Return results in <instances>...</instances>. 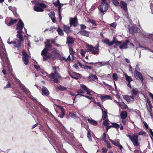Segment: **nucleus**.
I'll return each instance as SVG.
<instances>
[{
	"mask_svg": "<svg viewBox=\"0 0 153 153\" xmlns=\"http://www.w3.org/2000/svg\"><path fill=\"white\" fill-rule=\"evenodd\" d=\"M125 75L126 79L128 82H130L132 81V79L130 76H128L126 74H125Z\"/></svg>",
	"mask_w": 153,
	"mask_h": 153,
	"instance_id": "72a5a7b5",
	"label": "nucleus"
},
{
	"mask_svg": "<svg viewBox=\"0 0 153 153\" xmlns=\"http://www.w3.org/2000/svg\"><path fill=\"white\" fill-rule=\"evenodd\" d=\"M150 7L152 13L153 14V4H151L150 5Z\"/></svg>",
	"mask_w": 153,
	"mask_h": 153,
	"instance_id": "bf43d9fd",
	"label": "nucleus"
},
{
	"mask_svg": "<svg viewBox=\"0 0 153 153\" xmlns=\"http://www.w3.org/2000/svg\"><path fill=\"white\" fill-rule=\"evenodd\" d=\"M102 101L103 102L107 99L111 100V97L108 95H106L104 96H101L100 97Z\"/></svg>",
	"mask_w": 153,
	"mask_h": 153,
	"instance_id": "a878e982",
	"label": "nucleus"
},
{
	"mask_svg": "<svg viewBox=\"0 0 153 153\" xmlns=\"http://www.w3.org/2000/svg\"><path fill=\"white\" fill-rule=\"evenodd\" d=\"M58 13H59V18L60 19V21L62 19V16H61V11H58Z\"/></svg>",
	"mask_w": 153,
	"mask_h": 153,
	"instance_id": "4d7b16f0",
	"label": "nucleus"
},
{
	"mask_svg": "<svg viewBox=\"0 0 153 153\" xmlns=\"http://www.w3.org/2000/svg\"><path fill=\"white\" fill-rule=\"evenodd\" d=\"M51 48V45L50 44H47L46 46L45 49H44L41 53L42 55H44L43 60L44 61L46 60L47 59L51 58L50 55H47V52L49 48Z\"/></svg>",
	"mask_w": 153,
	"mask_h": 153,
	"instance_id": "0eeeda50",
	"label": "nucleus"
},
{
	"mask_svg": "<svg viewBox=\"0 0 153 153\" xmlns=\"http://www.w3.org/2000/svg\"><path fill=\"white\" fill-rule=\"evenodd\" d=\"M88 22H89V23H91L93 25H94L95 26L97 25V24H96V23H95V21L93 19H89L88 20Z\"/></svg>",
	"mask_w": 153,
	"mask_h": 153,
	"instance_id": "ea45409f",
	"label": "nucleus"
},
{
	"mask_svg": "<svg viewBox=\"0 0 153 153\" xmlns=\"http://www.w3.org/2000/svg\"><path fill=\"white\" fill-rule=\"evenodd\" d=\"M23 54L22 59L24 64L27 65L28 62L29 56L24 51L22 52Z\"/></svg>",
	"mask_w": 153,
	"mask_h": 153,
	"instance_id": "9d476101",
	"label": "nucleus"
},
{
	"mask_svg": "<svg viewBox=\"0 0 153 153\" xmlns=\"http://www.w3.org/2000/svg\"><path fill=\"white\" fill-rule=\"evenodd\" d=\"M57 88L61 91H65L67 90V88L62 87L61 85L57 86Z\"/></svg>",
	"mask_w": 153,
	"mask_h": 153,
	"instance_id": "c9c22d12",
	"label": "nucleus"
},
{
	"mask_svg": "<svg viewBox=\"0 0 153 153\" xmlns=\"http://www.w3.org/2000/svg\"><path fill=\"white\" fill-rule=\"evenodd\" d=\"M87 137H91V135L90 134V132L89 131H88V133H87Z\"/></svg>",
	"mask_w": 153,
	"mask_h": 153,
	"instance_id": "338daca9",
	"label": "nucleus"
},
{
	"mask_svg": "<svg viewBox=\"0 0 153 153\" xmlns=\"http://www.w3.org/2000/svg\"><path fill=\"white\" fill-rule=\"evenodd\" d=\"M132 95L134 96V95H136L138 93V90L136 89H133L132 90Z\"/></svg>",
	"mask_w": 153,
	"mask_h": 153,
	"instance_id": "79ce46f5",
	"label": "nucleus"
},
{
	"mask_svg": "<svg viewBox=\"0 0 153 153\" xmlns=\"http://www.w3.org/2000/svg\"><path fill=\"white\" fill-rule=\"evenodd\" d=\"M110 140L113 144L116 146H117L119 143L116 141H113L111 140Z\"/></svg>",
	"mask_w": 153,
	"mask_h": 153,
	"instance_id": "a18cd8bd",
	"label": "nucleus"
},
{
	"mask_svg": "<svg viewBox=\"0 0 153 153\" xmlns=\"http://www.w3.org/2000/svg\"><path fill=\"white\" fill-rule=\"evenodd\" d=\"M123 98L125 99L128 102V103H132L134 101V96H128V95H125L123 97Z\"/></svg>",
	"mask_w": 153,
	"mask_h": 153,
	"instance_id": "4468645a",
	"label": "nucleus"
},
{
	"mask_svg": "<svg viewBox=\"0 0 153 153\" xmlns=\"http://www.w3.org/2000/svg\"><path fill=\"white\" fill-rule=\"evenodd\" d=\"M10 84L9 83H8L6 85V86L5 87H4V89H6V88H10Z\"/></svg>",
	"mask_w": 153,
	"mask_h": 153,
	"instance_id": "0e129e2a",
	"label": "nucleus"
},
{
	"mask_svg": "<svg viewBox=\"0 0 153 153\" xmlns=\"http://www.w3.org/2000/svg\"><path fill=\"white\" fill-rule=\"evenodd\" d=\"M110 25L111 27H112L115 28L117 24L115 23H113L111 24H110Z\"/></svg>",
	"mask_w": 153,
	"mask_h": 153,
	"instance_id": "5fc2aeb1",
	"label": "nucleus"
},
{
	"mask_svg": "<svg viewBox=\"0 0 153 153\" xmlns=\"http://www.w3.org/2000/svg\"><path fill=\"white\" fill-rule=\"evenodd\" d=\"M102 41L109 46H111L113 44H115L116 46H118L120 44L121 42L118 41L115 37H114L112 42H111L108 39H105L102 40Z\"/></svg>",
	"mask_w": 153,
	"mask_h": 153,
	"instance_id": "7ed1b4c3",
	"label": "nucleus"
},
{
	"mask_svg": "<svg viewBox=\"0 0 153 153\" xmlns=\"http://www.w3.org/2000/svg\"><path fill=\"white\" fill-rule=\"evenodd\" d=\"M24 26V24L22 21L20 20L17 25V27L16 28L17 30H22V29L23 28Z\"/></svg>",
	"mask_w": 153,
	"mask_h": 153,
	"instance_id": "f3484780",
	"label": "nucleus"
},
{
	"mask_svg": "<svg viewBox=\"0 0 153 153\" xmlns=\"http://www.w3.org/2000/svg\"><path fill=\"white\" fill-rule=\"evenodd\" d=\"M88 120L90 123L94 126H96L98 124L96 121L93 120L92 118L88 119Z\"/></svg>",
	"mask_w": 153,
	"mask_h": 153,
	"instance_id": "c85d7f7f",
	"label": "nucleus"
},
{
	"mask_svg": "<svg viewBox=\"0 0 153 153\" xmlns=\"http://www.w3.org/2000/svg\"><path fill=\"white\" fill-rule=\"evenodd\" d=\"M149 134L150 137L152 139L153 138V132L151 129H149Z\"/></svg>",
	"mask_w": 153,
	"mask_h": 153,
	"instance_id": "8fccbe9b",
	"label": "nucleus"
},
{
	"mask_svg": "<svg viewBox=\"0 0 153 153\" xmlns=\"http://www.w3.org/2000/svg\"><path fill=\"white\" fill-rule=\"evenodd\" d=\"M59 59L61 60H66V59L65 57H61L60 56V57H59Z\"/></svg>",
	"mask_w": 153,
	"mask_h": 153,
	"instance_id": "69168bd1",
	"label": "nucleus"
},
{
	"mask_svg": "<svg viewBox=\"0 0 153 153\" xmlns=\"http://www.w3.org/2000/svg\"><path fill=\"white\" fill-rule=\"evenodd\" d=\"M30 98L31 100H33V102H37L39 105H42L41 104V103L39 102H38L37 101V100L36 99H35V98H34L32 96H30Z\"/></svg>",
	"mask_w": 153,
	"mask_h": 153,
	"instance_id": "37998d69",
	"label": "nucleus"
},
{
	"mask_svg": "<svg viewBox=\"0 0 153 153\" xmlns=\"http://www.w3.org/2000/svg\"><path fill=\"white\" fill-rule=\"evenodd\" d=\"M63 29L64 31L66 33H70L71 32V30L69 26L63 25Z\"/></svg>",
	"mask_w": 153,
	"mask_h": 153,
	"instance_id": "393cba45",
	"label": "nucleus"
},
{
	"mask_svg": "<svg viewBox=\"0 0 153 153\" xmlns=\"http://www.w3.org/2000/svg\"><path fill=\"white\" fill-rule=\"evenodd\" d=\"M53 4H54V5L56 6H59L58 11H61V7L64 5H65V4H61V3H60L59 0H58V1H57V4H56L54 3Z\"/></svg>",
	"mask_w": 153,
	"mask_h": 153,
	"instance_id": "7c9ffc66",
	"label": "nucleus"
},
{
	"mask_svg": "<svg viewBox=\"0 0 153 153\" xmlns=\"http://www.w3.org/2000/svg\"><path fill=\"white\" fill-rule=\"evenodd\" d=\"M98 78L96 75L94 74H91L88 77V79L90 81H93L95 79H97Z\"/></svg>",
	"mask_w": 153,
	"mask_h": 153,
	"instance_id": "cd10ccee",
	"label": "nucleus"
},
{
	"mask_svg": "<svg viewBox=\"0 0 153 153\" xmlns=\"http://www.w3.org/2000/svg\"><path fill=\"white\" fill-rule=\"evenodd\" d=\"M120 115L122 119H125L127 116V113L125 111H122Z\"/></svg>",
	"mask_w": 153,
	"mask_h": 153,
	"instance_id": "c756f323",
	"label": "nucleus"
},
{
	"mask_svg": "<svg viewBox=\"0 0 153 153\" xmlns=\"http://www.w3.org/2000/svg\"><path fill=\"white\" fill-rule=\"evenodd\" d=\"M69 52H70V55L68 56V58H70V55H71V56L73 57L74 56V51L73 48H69Z\"/></svg>",
	"mask_w": 153,
	"mask_h": 153,
	"instance_id": "f704fd0d",
	"label": "nucleus"
},
{
	"mask_svg": "<svg viewBox=\"0 0 153 153\" xmlns=\"http://www.w3.org/2000/svg\"><path fill=\"white\" fill-rule=\"evenodd\" d=\"M138 68H139L137 66L135 68V70L134 72V74H135L137 77L141 80L142 83H143V78L142 76L141 73L137 71Z\"/></svg>",
	"mask_w": 153,
	"mask_h": 153,
	"instance_id": "1a4fd4ad",
	"label": "nucleus"
},
{
	"mask_svg": "<svg viewBox=\"0 0 153 153\" xmlns=\"http://www.w3.org/2000/svg\"><path fill=\"white\" fill-rule=\"evenodd\" d=\"M112 127V125H111V126H107L106 128V131H107L110 128H111Z\"/></svg>",
	"mask_w": 153,
	"mask_h": 153,
	"instance_id": "774afa93",
	"label": "nucleus"
},
{
	"mask_svg": "<svg viewBox=\"0 0 153 153\" xmlns=\"http://www.w3.org/2000/svg\"><path fill=\"white\" fill-rule=\"evenodd\" d=\"M0 56L1 59L3 62V67L7 66L9 73L11 74L13 78L16 79V81L20 84L19 87L20 88L25 92L26 94L29 95L30 94V93L28 89L26 88L21 83L19 80L16 78L14 75L12 74V69L8 60L4 47L2 42L1 43H0Z\"/></svg>",
	"mask_w": 153,
	"mask_h": 153,
	"instance_id": "f257e3e1",
	"label": "nucleus"
},
{
	"mask_svg": "<svg viewBox=\"0 0 153 153\" xmlns=\"http://www.w3.org/2000/svg\"><path fill=\"white\" fill-rule=\"evenodd\" d=\"M70 24L71 26L73 25L75 27L78 25L77 19L76 17L73 18L70 20Z\"/></svg>",
	"mask_w": 153,
	"mask_h": 153,
	"instance_id": "dca6fc26",
	"label": "nucleus"
},
{
	"mask_svg": "<svg viewBox=\"0 0 153 153\" xmlns=\"http://www.w3.org/2000/svg\"><path fill=\"white\" fill-rule=\"evenodd\" d=\"M109 120L108 119H106L103 122V125L105 126H107L108 125Z\"/></svg>",
	"mask_w": 153,
	"mask_h": 153,
	"instance_id": "49530a36",
	"label": "nucleus"
},
{
	"mask_svg": "<svg viewBox=\"0 0 153 153\" xmlns=\"http://www.w3.org/2000/svg\"><path fill=\"white\" fill-rule=\"evenodd\" d=\"M59 54L58 51L55 49H53L50 55L51 58L54 59Z\"/></svg>",
	"mask_w": 153,
	"mask_h": 153,
	"instance_id": "ddd939ff",
	"label": "nucleus"
},
{
	"mask_svg": "<svg viewBox=\"0 0 153 153\" xmlns=\"http://www.w3.org/2000/svg\"><path fill=\"white\" fill-rule=\"evenodd\" d=\"M80 27L82 29H84L86 28V26L83 25H80Z\"/></svg>",
	"mask_w": 153,
	"mask_h": 153,
	"instance_id": "6e6d98bb",
	"label": "nucleus"
},
{
	"mask_svg": "<svg viewBox=\"0 0 153 153\" xmlns=\"http://www.w3.org/2000/svg\"><path fill=\"white\" fill-rule=\"evenodd\" d=\"M106 138V134L105 133H104L102 136L100 138V139L102 140H103L105 139Z\"/></svg>",
	"mask_w": 153,
	"mask_h": 153,
	"instance_id": "de8ad7c7",
	"label": "nucleus"
},
{
	"mask_svg": "<svg viewBox=\"0 0 153 153\" xmlns=\"http://www.w3.org/2000/svg\"><path fill=\"white\" fill-rule=\"evenodd\" d=\"M42 94L43 95H48L49 94V91L47 88L45 87H43L42 90Z\"/></svg>",
	"mask_w": 153,
	"mask_h": 153,
	"instance_id": "412c9836",
	"label": "nucleus"
},
{
	"mask_svg": "<svg viewBox=\"0 0 153 153\" xmlns=\"http://www.w3.org/2000/svg\"><path fill=\"white\" fill-rule=\"evenodd\" d=\"M82 88L86 92L87 94H88L92 95L91 93H94V92L91 91L90 89L88 88L85 85H82Z\"/></svg>",
	"mask_w": 153,
	"mask_h": 153,
	"instance_id": "2eb2a0df",
	"label": "nucleus"
},
{
	"mask_svg": "<svg viewBox=\"0 0 153 153\" xmlns=\"http://www.w3.org/2000/svg\"><path fill=\"white\" fill-rule=\"evenodd\" d=\"M119 46V48L120 49H124L127 48L128 44L130 43L127 40H126L125 42L122 43L121 42Z\"/></svg>",
	"mask_w": 153,
	"mask_h": 153,
	"instance_id": "f8f14e48",
	"label": "nucleus"
},
{
	"mask_svg": "<svg viewBox=\"0 0 153 153\" xmlns=\"http://www.w3.org/2000/svg\"><path fill=\"white\" fill-rule=\"evenodd\" d=\"M49 15L51 19L53 22H55L56 19L55 18V14L53 12H51Z\"/></svg>",
	"mask_w": 153,
	"mask_h": 153,
	"instance_id": "bb28decb",
	"label": "nucleus"
},
{
	"mask_svg": "<svg viewBox=\"0 0 153 153\" xmlns=\"http://www.w3.org/2000/svg\"><path fill=\"white\" fill-rule=\"evenodd\" d=\"M87 48L88 51L87 52L90 51L91 53L94 54H98L99 53V48L98 45L95 47H93L91 45H88L87 46Z\"/></svg>",
	"mask_w": 153,
	"mask_h": 153,
	"instance_id": "39448f33",
	"label": "nucleus"
},
{
	"mask_svg": "<svg viewBox=\"0 0 153 153\" xmlns=\"http://www.w3.org/2000/svg\"><path fill=\"white\" fill-rule=\"evenodd\" d=\"M17 21V20L16 19H12L7 18L6 19L5 22L8 26H10V25L14 24Z\"/></svg>",
	"mask_w": 153,
	"mask_h": 153,
	"instance_id": "9b49d317",
	"label": "nucleus"
},
{
	"mask_svg": "<svg viewBox=\"0 0 153 153\" xmlns=\"http://www.w3.org/2000/svg\"><path fill=\"white\" fill-rule=\"evenodd\" d=\"M133 28V30L134 31V33H136L137 31V29L135 25H134L132 26Z\"/></svg>",
	"mask_w": 153,
	"mask_h": 153,
	"instance_id": "603ef678",
	"label": "nucleus"
},
{
	"mask_svg": "<svg viewBox=\"0 0 153 153\" xmlns=\"http://www.w3.org/2000/svg\"><path fill=\"white\" fill-rule=\"evenodd\" d=\"M57 31L59 35L60 36H62L63 35V32L62 30L60 29L59 28H58Z\"/></svg>",
	"mask_w": 153,
	"mask_h": 153,
	"instance_id": "58836bf2",
	"label": "nucleus"
},
{
	"mask_svg": "<svg viewBox=\"0 0 153 153\" xmlns=\"http://www.w3.org/2000/svg\"><path fill=\"white\" fill-rule=\"evenodd\" d=\"M36 5L34 6L33 10L36 12H42L44 10L43 8H46L47 7L44 3H41L37 4L36 3Z\"/></svg>",
	"mask_w": 153,
	"mask_h": 153,
	"instance_id": "20e7f679",
	"label": "nucleus"
},
{
	"mask_svg": "<svg viewBox=\"0 0 153 153\" xmlns=\"http://www.w3.org/2000/svg\"><path fill=\"white\" fill-rule=\"evenodd\" d=\"M143 124L145 126L146 128H148V126L147 124V123L145 122H143Z\"/></svg>",
	"mask_w": 153,
	"mask_h": 153,
	"instance_id": "e2e57ef3",
	"label": "nucleus"
},
{
	"mask_svg": "<svg viewBox=\"0 0 153 153\" xmlns=\"http://www.w3.org/2000/svg\"><path fill=\"white\" fill-rule=\"evenodd\" d=\"M84 96V97H86L87 98H88L89 99H90V100H91V99H93V98L91 97H90V96H85L84 95H82V94H77L76 95V96H75V97H76L77 96Z\"/></svg>",
	"mask_w": 153,
	"mask_h": 153,
	"instance_id": "a19ab883",
	"label": "nucleus"
},
{
	"mask_svg": "<svg viewBox=\"0 0 153 153\" xmlns=\"http://www.w3.org/2000/svg\"><path fill=\"white\" fill-rule=\"evenodd\" d=\"M112 78L114 81L117 80L118 78V76L117 74L115 73H114L112 76Z\"/></svg>",
	"mask_w": 153,
	"mask_h": 153,
	"instance_id": "4c0bfd02",
	"label": "nucleus"
},
{
	"mask_svg": "<svg viewBox=\"0 0 153 153\" xmlns=\"http://www.w3.org/2000/svg\"><path fill=\"white\" fill-rule=\"evenodd\" d=\"M128 29L129 32L130 33L132 34L134 33V31L133 30V28L132 26L131 27H130Z\"/></svg>",
	"mask_w": 153,
	"mask_h": 153,
	"instance_id": "09e8293b",
	"label": "nucleus"
},
{
	"mask_svg": "<svg viewBox=\"0 0 153 153\" xmlns=\"http://www.w3.org/2000/svg\"><path fill=\"white\" fill-rule=\"evenodd\" d=\"M21 41L18 39H16L13 42L14 44L15 45L14 46L15 47H17L18 49H19V47L21 46Z\"/></svg>",
	"mask_w": 153,
	"mask_h": 153,
	"instance_id": "6ab92c4d",
	"label": "nucleus"
},
{
	"mask_svg": "<svg viewBox=\"0 0 153 153\" xmlns=\"http://www.w3.org/2000/svg\"><path fill=\"white\" fill-rule=\"evenodd\" d=\"M22 32V30H19L17 31L18 33L17 34V36L20 39L21 41H23V37L21 34Z\"/></svg>",
	"mask_w": 153,
	"mask_h": 153,
	"instance_id": "b1692460",
	"label": "nucleus"
},
{
	"mask_svg": "<svg viewBox=\"0 0 153 153\" xmlns=\"http://www.w3.org/2000/svg\"><path fill=\"white\" fill-rule=\"evenodd\" d=\"M126 136L130 139L134 146H138L139 145L138 140V135L133 134L132 136H131L130 135L127 134Z\"/></svg>",
	"mask_w": 153,
	"mask_h": 153,
	"instance_id": "423d86ee",
	"label": "nucleus"
},
{
	"mask_svg": "<svg viewBox=\"0 0 153 153\" xmlns=\"http://www.w3.org/2000/svg\"><path fill=\"white\" fill-rule=\"evenodd\" d=\"M101 109L102 111V118L104 120L107 117V112L105 111H103L102 108H101Z\"/></svg>",
	"mask_w": 153,
	"mask_h": 153,
	"instance_id": "473e14b6",
	"label": "nucleus"
},
{
	"mask_svg": "<svg viewBox=\"0 0 153 153\" xmlns=\"http://www.w3.org/2000/svg\"><path fill=\"white\" fill-rule=\"evenodd\" d=\"M71 77L76 79H77L81 77V75L80 74L76 73H74L73 74H70Z\"/></svg>",
	"mask_w": 153,
	"mask_h": 153,
	"instance_id": "4be33fe9",
	"label": "nucleus"
},
{
	"mask_svg": "<svg viewBox=\"0 0 153 153\" xmlns=\"http://www.w3.org/2000/svg\"><path fill=\"white\" fill-rule=\"evenodd\" d=\"M146 132L143 131H141L139 132L138 133V135H143V136H146Z\"/></svg>",
	"mask_w": 153,
	"mask_h": 153,
	"instance_id": "c03bdc74",
	"label": "nucleus"
},
{
	"mask_svg": "<svg viewBox=\"0 0 153 153\" xmlns=\"http://www.w3.org/2000/svg\"><path fill=\"white\" fill-rule=\"evenodd\" d=\"M84 68L85 69H86L88 68L90 70L91 69V67L90 66H88L87 65H85L84 66Z\"/></svg>",
	"mask_w": 153,
	"mask_h": 153,
	"instance_id": "864d4df0",
	"label": "nucleus"
},
{
	"mask_svg": "<svg viewBox=\"0 0 153 153\" xmlns=\"http://www.w3.org/2000/svg\"><path fill=\"white\" fill-rule=\"evenodd\" d=\"M108 8V4L107 3L101 4L99 6L98 8L100 11L102 13L104 14V12L106 11Z\"/></svg>",
	"mask_w": 153,
	"mask_h": 153,
	"instance_id": "6e6552de",
	"label": "nucleus"
},
{
	"mask_svg": "<svg viewBox=\"0 0 153 153\" xmlns=\"http://www.w3.org/2000/svg\"><path fill=\"white\" fill-rule=\"evenodd\" d=\"M53 68L54 73H51L48 76L51 79H53L54 82L57 83L58 82V79L61 78V76L58 73V72L59 70V68L57 67H53Z\"/></svg>",
	"mask_w": 153,
	"mask_h": 153,
	"instance_id": "f03ea898",
	"label": "nucleus"
},
{
	"mask_svg": "<svg viewBox=\"0 0 153 153\" xmlns=\"http://www.w3.org/2000/svg\"><path fill=\"white\" fill-rule=\"evenodd\" d=\"M127 4L125 2L123 1H122L120 2V6L121 8L123 9L126 12L127 11Z\"/></svg>",
	"mask_w": 153,
	"mask_h": 153,
	"instance_id": "a211bd4d",
	"label": "nucleus"
},
{
	"mask_svg": "<svg viewBox=\"0 0 153 153\" xmlns=\"http://www.w3.org/2000/svg\"><path fill=\"white\" fill-rule=\"evenodd\" d=\"M109 2L112 3L116 6L120 5L119 2L116 0H109Z\"/></svg>",
	"mask_w": 153,
	"mask_h": 153,
	"instance_id": "2f4dec72",
	"label": "nucleus"
},
{
	"mask_svg": "<svg viewBox=\"0 0 153 153\" xmlns=\"http://www.w3.org/2000/svg\"><path fill=\"white\" fill-rule=\"evenodd\" d=\"M111 124L112 125V127L118 129L120 128V125H118L116 123H112Z\"/></svg>",
	"mask_w": 153,
	"mask_h": 153,
	"instance_id": "e433bc0d",
	"label": "nucleus"
},
{
	"mask_svg": "<svg viewBox=\"0 0 153 153\" xmlns=\"http://www.w3.org/2000/svg\"><path fill=\"white\" fill-rule=\"evenodd\" d=\"M107 150L106 149L103 148L102 149V152L104 153H106L107 152Z\"/></svg>",
	"mask_w": 153,
	"mask_h": 153,
	"instance_id": "052dcab7",
	"label": "nucleus"
},
{
	"mask_svg": "<svg viewBox=\"0 0 153 153\" xmlns=\"http://www.w3.org/2000/svg\"><path fill=\"white\" fill-rule=\"evenodd\" d=\"M79 33L81 35L84 36H85L88 37L89 36L90 32H89L85 30H84L80 31Z\"/></svg>",
	"mask_w": 153,
	"mask_h": 153,
	"instance_id": "5701e85b",
	"label": "nucleus"
},
{
	"mask_svg": "<svg viewBox=\"0 0 153 153\" xmlns=\"http://www.w3.org/2000/svg\"><path fill=\"white\" fill-rule=\"evenodd\" d=\"M74 38L71 36L68 37L67 39V43L68 45L73 44L74 42Z\"/></svg>",
	"mask_w": 153,
	"mask_h": 153,
	"instance_id": "aec40b11",
	"label": "nucleus"
},
{
	"mask_svg": "<svg viewBox=\"0 0 153 153\" xmlns=\"http://www.w3.org/2000/svg\"><path fill=\"white\" fill-rule=\"evenodd\" d=\"M80 53L82 56H84L86 53V51H84L82 49L81 50Z\"/></svg>",
	"mask_w": 153,
	"mask_h": 153,
	"instance_id": "3c124183",
	"label": "nucleus"
},
{
	"mask_svg": "<svg viewBox=\"0 0 153 153\" xmlns=\"http://www.w3.org/2000/svg\"><path fill=\"white\" fill-rule=\"evenodd\" d=\"M77 93L78 94H83L84 93V91L81 89H79Z\"/></svg>",
	"mask_w": 153,
	"mask_h": 153,
	"instance_id": "13d9d810",
	"label": "nucleus"
},
{
	"mask_svg": "<svg viewBox=\"0 0 153 153\" xmlns=\"http://www.w3.org/2000/svg\"><path fill=\"white\" fill-rule=\"evenodd\" d=\"M116 102L117 103L118 105L119 106L122 107V104H121V102H118L117 101H116Z\"/></svg>",
	"mask_w": 153,
	"mask_h": 153,
	"instance_id": "680f3d73",
	"label": "nucleus"
}]
</instances>
